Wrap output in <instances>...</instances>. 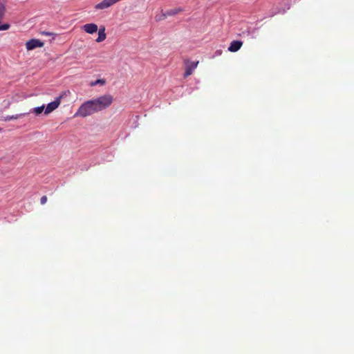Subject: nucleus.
Instances as JSON below:
<instances>
[{
    "mask_svg": "<svg viewBox=\"0 0 354 354\" xmlns=\"http://www.w3.org/2000/svg\"><path fill=\"white\" fill-rule=\"evenodd\" d=\"M97 111L95 106V104L92 100H87L84 102L77 109V112L75 114V116H80L82 118H86L88 115H91L95 113H97Z\"/></svg>",
    "mask_w": 354,
    "mask_h": 354,
    "instance_id": "f257e3e1",
    "label": "nucleus"
},
{
    "mask_svg": "<svg viewBox=\"0 0 354 354\" xmlns=\"http://www.w3.org/2000/svg\"><path fill=\"white\" fill-rule=\"evenodd\" d=\"M97 112L106 109L113 103V97L110 94L101 95L92 99Z\"/></svg>",
    "mask_w": 354,
    "mask_h": 354,
    "instance_id": "f03ea898",
    "label": "nucleus"
},
{
    "mask_svg": "<svg viewBox=\"0 0 354 354\" xmlns=\"http://www.w3.org/2000/svg\"><path fill=\"white\" fill-rule=\"evenodd\" d=\"M26 46L27 50H31L36 48L43 47L44 42L41 41L39 39H31L26 42Z\"/></svg>",
    "mask_w": 354,
    "mask_h": 354,
    "instance_id": "7ed1b4c3",
    "label": "nucleus"
},
{
    "mask_svg": "<svg viewBox=\"0 0 354 354\" xmlns=\"http://www.w3.org/2000/svg\"><path fill=\"white\" fill-rule=\"evenodd\" d=\"M61 98L62 97L59 96L57 97L53 102L48 103L45 109L44 113L47 115L56 109L60 104Z\"/></svg>",
    "mask_w": 354,
    "mask_h": 354,
    "instance_id": "20e7f679",
    "label": "nucleus"
},
{
    "mask_svg": "<svg viewBox=\"0 0 354 354\" xmlns=\"http://www.w3.org/2000/svg\"><path fill=\"white\" fill-rule=\"evenodd\" d=\"M6 13V3L5 1H0V20L3 18ZM10 28L8 24H0V30H6Z\"/></svg>",
    "mask_w": 354,
    "mask_h": 354,
    "instance_id": "39448f33",
    "label": "nucleus"
},
{
    "mask_svg": "<svg viewBox=\"0 0 354 354\" xmlns=\"http://www.w3.org/2000/svg\"><path fill=\"white\" fill-rule=\"evenodd\" d=\"M198 64V62H191L189 64L186 66L185 72L184 73V77H187L192 75L193 73V71L197 67V65Z\"/></svg>",
    "mask_w": 354,
    "mask_h": 354,
    "instance_id": "423d86ee",
    "label": "nucleus"
},
{
    "mask_svg": "<svg viewBox=\"0 0 354 354\" xmlns=\"http://www.w3.org/2000/svg\"><path fill=\"white\" fill-rule=\"evenodd\" d=\"M242 44L243 42L241 41L234 40L228 47V50L230 52H236L241 48Z\"/></svg>",
    "mask_w": 354,
    "mask_h": 354,
    "instance_id": "0eeeda50",
    "label": "nucleus"
},
{
    "mask_svg": "<svg viewBox=\"0 0 354 354\" xmlns=\"http://www.w3.org/2000/svg\"><path fill=\"white\" fill-rule=\"evenodd\" d=\"M83 30L89 34H93L97 31V26L95 24H86L84 25Z\"/></svg>",
    "mask_w": 354,
    "mask_h": 354,
    "instance_id": "6e6552de",
    "label": "nucleus"
},
{
    "mask_svg": "<svg viewBox=\"0 0 354 354\" xmlns=\"http://www.w3.org/2000/svg\"><path fill=\"white\" fill-rule=\"evenodd\" d=\"M28 114H29V113H23L17 114V115H6V116L3 117V120L5 122H7V121L12 120H17V119L21 118L25 115H27Z\"/></svg>",
    "mask_w": 354,
    "mask_h": 354,
    "instance_id": "1a4fd4ad",
    "label": "nucleus"
},
{
    "mask_svg": "<svg viewBox=\"0 0 354 354\" xmlns=\"http://www.w3.org/2000/svg\"><path fill=\"white\" fill-rule=\"evenodd\" d=\"M106 39L105 28H100L98 31V37L96 39L97 42H101Z\"/></svg>",
    "mask_w": 354,
    "mask_h": 354,
    "instance_id": "9d476101",
    "label": "nucleus"
},
{
    "mask_svg": "<svg viewBox=\"0 0 354 354\" xmlns=\"http://www.w3.org/2000/svg\"><path fill=\"white\" fill-rule=\"evenodd\" d=\"M44 108H45L44 105L37 106V107H35V108L31 109L30 111V112H28V113H30V112H32V113H35L36 115H39L44 111Z\"/></svg>",
    "mask_w": 354,
    "mask_h": 354,
    "instance_id": "9b49d317",
    "label": "nucleus"
},
{
    "mask_svg": "<svg viewBox=\"0 0 354 354\" xmlns=\"http://www.w3.org/2000/svg\"><path fill=\"white\" fill-rule=\"evenodd\" d=\"M180 11H181V9L180 8H175V9H171L169 10H167L165 14H164V16L166 17V16H171V15H176L177 13H178Z\"/></svg>",
    "mask_w": 354,
    "mask_h": 354,
    "instance_id": "f8f14e48",
    "label": "nucleus"
},
{
    "mask_svg": "<svg viewBox=\"0 0 354 354\" xmlns=\"http://www.w3.org/2000/svg\"><path fill=\"white\" fill-rule=\"evenodd\" d=\"M105 83H106L105 80H104V79H98V80H95V82H92L91 83V86H96L97 84L104 85Z\"/></svg>",
    "mask_w": 354,
    "mask_h": 354,
    "instance_id": "ddd939ff",
    "label": "nucleus"
},
{
    "mask_svg": "<svg viewBox=\"0 0 354 354\" xmlns=\"http://www.w3.org/2000/svg\"><path fill=\"white\" fill-rule=\"evenodd\" d=\"M41 34L43 35H46V36H52V35L54 36V35H56L53 32H47V31H42V32H41Z\"/></svg>",
    "mask_w": 354,
    "mask_h": 354,
    "instance_id": "4468645a",
    "label": "nucleus"
},
{
    "mask_svg": "<svg viewBox=\"0 0 354 354\" xmlns=\"http://www.w3.org/2000/svg\"><path fill=\"white\" fill-rule=\"evenodd\" d=\"M47 201V197L46 196H43L41 198V200H40V202H41V205H44Z\"/></svg>",
    "mask_w": 354,
    "mask_h": 354,
    "instance_id": "2eb2a0df",
    "label": "nucleus"
}]
</instances>
